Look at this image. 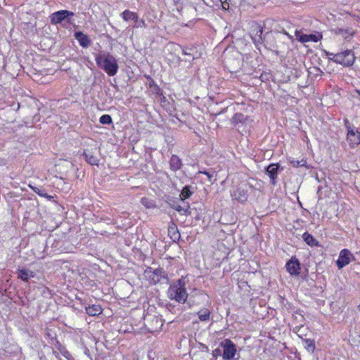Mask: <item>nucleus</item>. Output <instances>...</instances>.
Listing matches in <instances>:
<instances>
[{"mask_svg": "<svg viewBox=\"0 0 360 360\" xmlns=\"http://www.w3.org/2000/svg\"><path fill=\"white\" fill-rule=\"evenodd\" d=\"M283 33L287 36L286 39L279 34H276L275 36L271 31L263 34V28L258 26L252 39L255 43L264 44L266 49L274 51L276 55L281 56L291 50L290 44H292L294 41L292 37L286 31L283 30Z\"/></svg>", "mask_w": 360, "mask_h": 360, "instance_id": "1", "label": "nucleus"}, {"mask_svg": "<svg viewBox=\"0 0 360 360\" xmlns=\"http://www.w3.org/2000/svg\"><path fill=\"white\" fill-rule=\"evenodd\" d=\"M95 60L97 66L109 76H115L117 73L119 69L117 60L109 52L101 51L96 54Z\"/></svg>", "mask_w": 360, "mask_h": 360, "instance_id": "2", "label": "nucleus"}, {"mask_svg": "<svg viewBox=\"0 0 360 360\" xmlns=\"http://www.w3.org/2000/svg\"><path fill=\"white\" fill-rule=\"evenodd\" d=\"M186 278L182 276L170 284L167 290V296L170 300L181 304L186 302L188 294L186 288Z\"/></svg>", "mask_w": 360, "mask_h": 360, "instance_id": "3", "label": "nucleus"}, {"mask_svg": "<svg viewBox=\"0 0 360 360\" xmlns=\"http://www.w3.org/2000/svg\"><path fill=\"white\" fill-rule=\"evenodd\" d=\"M224 62L225 67L230 72H238L243 66V56L236 51H232L224 53Z\"/></svg>", "mask_w": 360, "mask_h": 360, "instance_id": "4", "label": "nucleus"}, {"mask_svg": "<svg viewBox=\"0 0 360 360\" xmlns=\"http://www.w3.org/2000/svg\"><path fill=\"white\" fill-rule=\"evenodd\" d=\"M145 274L148 277L150 282L154 284L160 282L168 283L169 281L167 272L161 267L153 269L148 266L145 270Z\"/></svg>", "mask_w": 360, "mask_h": 360, "instance_id": "5", "label": "nucleus"}, {"mask_svg": "<svg viewBox=\"0 0 360 360\" xmlns=\"http://www.w3.org/2000/svg\"><path fill=\"white\" fill-rule=\"evenodd\" d=\"M355 58L356 57L354 51L352 50L347 49L344 51L335 54L333 58H330L329 59L336 63L349 67L354 64Z\"/></svg>", "mask_w": 360, "mask_h": 360, "instance_id": "6", "label": "nucleus"}, {"mask_svg": "<svg viewBox=\"0 0 360 360\" xmlns=\"http://www.w3.org/2000/svg\"><path fill=\"white\" fill-rule=\"evenodd\" d=\"M75 13L68 10H60L53 13L50 16V21L52 25L62 24L66 21L68 24H72V18Z\"/></svg>", "mask_w": 360, "mask_h": 360, "instance_id": "7", "label": "nucleus"}, {"mask_svg": "<svg viewBox=\"0 0 360 360\" xmlns=\"http://www.w3.org/2000/svg\"><path fill=\"white\" fill-rule=\"evenodd\" d=\"M219 345L223 349L222 357L224 360L238 359V357L235 358L237 352L236 345L230 339H225Z\"/></svg>", "mask_w": 360, "mask_h": 360, "instance_id": "8", "label": "nucleus"}, {"mask_svg": "<svg viewBox=\"0 0 360 360\" xmlns=\"http://www.w3.org/2000/svg\"><path fill=\"white\" fill-rule=\"evenodd\" d=\"M99 150V148L94 146V147L84 149L82 155L89 165L98 166L100 162Z\"/></svg>", "mask_w": 360, "mask_h": 360, "instance_id": "9", "label": "nucleus"}, {"mask_svg": "<svg viewBox=\"0 0 360 360\" xmlns=\"http://www.w3.org/2000/svg\"><path fill=\"white\" fill-rule=\"evenodd\" d=\"M283 170L280 163H271L264 168V173L269 177L270 184L275 186L277 184L278 174Z\"/></svg>", "mask_w": 360, "mask_h": 360, "instance_id": "10", "label": "nucleus"}, {"mask_svg": "<svg viewBox=\"0 0 360 360\" xmlns=\"http://www.w3.org/2000/svg\"><path fill=\"white\" fill-rule=\"evenodd\" d=\"M120 15L124 21L133 20L135 22L134 27H146L145 20L140 19L138 14L135 12L126 9L120 13Z\"/></svg>", "mask_w": 360, "mask_h": 360, "instance_id": "11", "label": "nucleus"}, {"mask_svg": "<svg viewBox=\"0 0 360 360\" xmlns=\"http://www.w3.org/2000/svg\"><path fill=\"white\" fill-rule=\"evenodd\" d=\"M352 259H354V257L351 252L347 249H343L340 251L338 259L336 261V265L339 269H342L345 266L349 264Z\"/></svg>", "mask_w": 360, "mask_h": 360, "instance_id": "12", "label": "nucleus"}, {"mask_svg": "<svg viewBox=\"0 0 360 360\" xmlns=\"http://www.w3.org/2000/svg\"><path fill=\"white\" fill-rule=\"evenodd\" d=\"M285 268L291 276H298L301 271V264L296 257H292L286 262Z\"/></svg>", "mask_w": 360, "mask_h": 360, "instance_id": "13", "label": "nucleus"}, {"mask_svg": "<svg viewBox=\"0 0 360 360\" xmlns=\"http://www.w3.org/2000/svg\"><path fill=\"white\" fill-rule=\"evenodd\" d=\"M74 37L84 49H87L91 45L92 41L89 35L82 31H75Z\"/></svg>", "mask_w": 360, "mask_h": 360, "instance_id": "14", "label": "nucleus"}, {"mask_svg": "<svg viewBox=\"0 0 360 360\" xmlns=\"http://www.w3.org/2000/svg\"><path fill=\"white\" fill-rule=\"evenodd\" d=\"M347 141L352 148L360 144V131H358L357 128L352 129L347 131Z\"/></svg>", "mask_w": 360, "mask_h": 360, "instance_id": "15", "label": "nucleus"}, {"mask_svg": "<svg viewBox=\"0 0 360 360\" xmlns=\"http://www.w3.org/2000/svg\"><path fill=\"white\" fill-rule=\"evenodd\" d=\"M181 49L184 55L191 57L193 60L199 58L202 54L200 49L193 44L187 46H181Z\"/></svg>", "mask_w": 360, "mask_h": 360, "instance_id": "16", "label": "nucleus"}, {"mask_svg": "<svg viewBox=\"0 0 360 360\" xmlns=\"http://www.w3.org/2000/svg\"><path fill=\"white\" fill-rule=\"evenodd\" d=\"M250 120V117L248 115H245L243 113L237 112L234 114L231 118V123L235 126L238 127L239 130L240 124L244 125Z\"/></svg>", "mask_w": 360, "mask_h": 360, "instance_id": "17", "label": "nucleus"}, {"mask_svg": "<svg viewBox=\"0 0 360 360\" xmlns=\"http://www.w3.org/2000/svg\"><path fill=\"white\" fill-rule=\"evenodd\" d=\"M233 196L238 202H245L248 198V191L243 186H240L233 191Z\"/></svg>", "mask_w": 360, "mask_h": 360, "instance_id": "18", "label": "nucleus"}, {"mask_svg": "<svg viewBox=\"0 0 360 360\" xmlns=\"http://www.w3.org/2000/svg\"><path fill=\"white\" fill-rule=\"evenodd\" d=\"M18 276L22 281L27 282L30 278L35 276V273L33 271L28 270L25 268H22L18 270Z\"/></svg>", "mask_w": 360, "mask_h": 360, "instance_id": "19", "label": "nucleus"}, {"mask_svg": "<svg viewBox=\"0 0 360 360\" xmlns=\"http://www.w3.org/2000/svg\"><path fill=\"white\" fill-rule=\"evenodd\" d=\"M195 188L191 185H186L184 186L181 191V193L179 195L180 200L182 202H185L184 200L186 199L189 198L194 193Z\"/></svg>", "mask_w": 360, "mask_h": 360, "instance_id": "20", "label": "nucleus"}, {"mask_svg": "<svg viewBox=\"0 0 360 360\" xmlns=\"http://www.w3.org/2000/svg\"><path fill=\"white\" fill-rule=\"evenodd\" d=\"M181 160L176 155H172L169 160V167L172 171L176 172L182 167Z\"/></svg>", "mask_w": 360, "mask_h": 360, "instance_id": "21", "label": "nucleus"}, {"mask_svg": "<svg viewBox=\"0 0 360 360\" xmlns=\"http://www.w3.org/2000/svg\"><path fill=\"white\" fill-rule=\"evenodd\" d=\"M302 239L308 245L311 247H321L319 242L307 231L302 234Z\"/></svg>", "mask_w": 360, "mask_h": 360, "instance_id": "22", "label": "nucleus"}, {"mask_svg": "<svg viewBox=\"0 0 360 360\" xmlns=\"http://www.w3.org/2000/svg\"><path fill=\"white\" fill-rule=\"evenodd\" d=\"M335 33L342 35L345 40H349V38L354 34L355 32L352 28L344 29L338 27L335 30Z\"/></svg>", "mask_w": 360, "mask_h": 360, "instance_id": "23", "label": "nucleus"}, {"mask_svg": "<svg viewBox=\"0 0 360 360\" xmlns=\"http://www.w3.org/2000/svg\"><path fill=\"white\" fill-rule=\"evenodd\" d=\"M86 312L91 316H98L103 311V309L100 304H92L86 307Z\"/></svg>", "mask_w": 360, "mask_h": 360, "instance_id": "24", "label": "nucleus"}, {"mask_svg": "<svg viewBox=\"0 0 360 360\" xmlns=\"http://www.w3.org/2000/svg\"><path fill=\"white\" fill-rule=\"evenodd\" d=\"M168 235L174 242L179 240L180 233L175 224L172 223L171 226H169Z\"/></svg>", "mask_w": 360, "mask_h": 360, "instance_id": "25", "label": "nucleus"}, {"mask_svg": "<svg viewBox=\"0 0 360 360\" xmlns=\"http://www.w3.org/2000/svg\"><path fill=\"white\" fill-rule=\"evenodd\" d=\"M56 346L60 351V354L68 360H74L70 353L67 350L65 346H63L58 340L56 339Z\"/></svg>", "mask_w": 360, "mask_h": 360, "instance_id": "26", "label": "nucleus"}, {"mask_svg": "<svg viewBox=\"0 0 360 360\" xmlns=\"http://www.w3.org/2000/svg\"><path fill=\"white\" fill-rule=\"evenodd\" d=\"M149 80V87L152 89L153 92L156 95H162V91L160 88V86L155 83L153 78L150 76L148 77Z\"/></svg>", "mask_w": 360, "mask_h": 360, "instance_id": "27", "label": "nucleus"}, {"mask_svg": "<svg viewBox=\"0 0 360 360\" xmlns=\"http://www.w3.org/2000/svg\"><path fill=\"white\" fill-rule=\"evenodd\" d=\"M198 316L201 321H207L210 317V311L208 309L204 308L198 312Z\"/></svg>", "mask_w": 360, "mask_h": 360, "instance_id": "28", "label": "nucleus"}, {"mask_svg": "<svg viewBox=\"0 0 360 360\" xmlns=\"http://www.w3.org/2000/svg\"><path fill=\"white\" fill-rule=\"evenodd\" d=\"M141 203L147 209L155 208L156 206L155 202L153 200L146 197L141 199Z\"/></svg>", "mask_w": 360, "mask_h": 360, "instance_id": "29", "label": "nucleus"}, {"mask_svg": "<svg viewBox=\"0 0 360 360\" xmlns=\"http://www.w3.org/2000/svg\"><path fill=\"white\" fill-rule=\"evenodd\" d=\"M304 347L309 352H313L315 349V342L313 340L305 339L304 340Z\"/></svg>", "mask_w": 360, "mask_h": 360, "instance_id": "30", "label": "nucleus"}, {"mask_svg": "<svg viewBox=\"0 0 360 360\" xmlns=\"http://www.w3.org/2000/svg\"><path fill=\"white\" fill-rule=\"evenodd\" d=\"M295 35L296 37V39L302 42L305 43L307 42V34H304L302 30H295Z\"/></svg>", "mask_w": 360, "mask_h": 360, "instance_id": "31", "label": "nucleus"}, {"mask_svg": "<svg viewBox=\"0 0 360 360\" xmlns=\"http://www.w3.org/2000/svg\"><path fill=\"white\" fill-rule=\"evenodd\" d=\"M63 167L67 169L66 173H68L69 171L72 172H76L78 170V168L71 162L65 161L62 165Z\"/></svg>", "mask_w": 360, "mask_h": 360, "instance_id": "32", "label": "nucleus"}, {"mask_svg": "<svg viewBox=\"0 0 360 360\" xmlns=\"http://www.w3.org/2000/svg\"><path fill=\"white\" fill-rule=\"evenodd\" d=\"M99 122L102 124H112V119L110 115L105 114L101 116Z\"/></svg>", "mask_w": 360, "mask_h": 360, "instance_id": "33", "label": "nucleus"}, {"mask_svg": "<svg viewBox=\"0 0 360 360\" xmlns=\"http://www.w3.org/2000/svg\"><path fill=\"white\" fill-rule=\"evenodd\" d=\"M289 162H290V164L292 165V167H296V168H298L300 167H304V166L307 167V162H306V160H304L303 159L301 160L300 161L292 159V160H289Z\"/></svg>", "mask_w": 360, "mask_h": 360, "instance_id": "34", "label": "nucleus"}, {"mask_svg": "<svg viewBox=\"0 0 360 360\" xmlns=\"http://www.w3.org/2000/svg\"><path fill=\"white\" fill-rule=\"evenodd\" d=\"M168 204L169 205V207L175 210H176L179 212H182L181 205H179L178 202L174 199H170L168 202Z\"/></svg>", "mask_w": 360, "mask_h": 360, "instance_id": "35", "label": "nucleus"}, {"mask_svg": "<svg viewBox=\"0 0 360 360\" xmlns=\"http://www.w3.org/2000/svg\"><path fill=\"white\" fill-rule=\"evenodd\" d=\"M184 205L181 207L182 212H181L182 214L185 216H190L192 214L191 210L190 208V205L187 202H182Z\"/></svg>", "mask_w": 360, "mask_h": 360, "instance_id": "36", "label": "nucleus"}, {"mask_svg": "<svg viewBox=\"0 0 360 360\" xmlns=\"http://www.w3.org/2000/svg\"><path fill=\"white\" fill-rule=\"evenodd\" d=\"M29 186L32 189V191L34 193H36L37 194H38L39 195H40L41 197L46 196V190L43 187H41V186H39V187L32 186L31 185H29Z\"/></svg>", "mask_w": 360, "mask_h": 360, "instance_id": "37", "label": "nucleus"}, {"mask_svg": "<svg viewBox=\"0 0 360 360\" xmlns=\"http://www.w3.org/2000/svg\"><path fill=\"white\" fill-rule=\"evenodd\" d=\"M321 38H322V34L321 33L309 34H307V42L308 41L317 42Z\"/></svg>", "mask_w": 360, "mask_h": 360, "instance_id": "38", "label": "nucleus"}, {"mask_svg": "<svg viewBox=\"0 0 360 360\" xmlns=\"http://www.w3.org/2000/svg\"><path fill=\"white\" fill-rule=\"evenodd\" d=\"M199 173L200 174H205L207 176V179H208V181L213 184L214 180H212V178H213V176H214V174L215 173L214 171H212V172H210V171H207V170H203V171H199Z\"/></svg>", "mask_w": 360, "mask_h": 360, "instance_id": "39", "label": "nucleus"}, {"mask_svg": "<svg viewBox=\"0 0 360 360\" xmlns=\"http://www.w3.org/2000/svg\"><path fill=\"white\" fill-rule=\"evenodd\" d=\"M34 243L38 244L37 251L41 252V251L44 250L45 247H46V243L43 240H35L34 241ZM32 243H33V242H32Z\"/></svg>", "mask_w": 360, "mask_h": 360, "instance_id": "40", "label": "nucleus"}, {"mask_svg": "<svg viewBox=\"0 0 360 360\" xmlns=\"http://www.w3.org/2000/svg\"><path fill=\"white\" fill-rule=\"evenodd\" d=\"M37 205H38V202L36 201V202H30V210L29 212H26L27 213L29 214V215L30 214V213L32 212H37Z\"/></svg>", "mask_w": 360, "mask_h": 360, "instance_id": "41", "label": "nucleus"}, {"mask_svg": "<svg viewBox=\"0 0 360 360\" xmlns=\"http://www.w3.org/2000/svg\"><path fill=\"white\" fill-rule=\"evenodd\" d=\"M344 125L345 128L347 129V131H349V130H351L352 129L356 128L353 124L350 123V122L347 118L344 119Z\"/></svg>", "mask_w": 360, "mask_h": 360, "instance_id": "42", "label": "nucleus"}, {"mask_svg": "<svg viewBox=\"0 0 360 360\" xmlns=\"http://www.w3.org/2000/svg\"><path fill=\"white\" fill-rule=\"evenodd\" d=\"M212 354L214 358H217L219 356H222L221 349L220 348H217L212 351Z\"/></svg>", "mask_w": 360, "mask_h": 360, "instance_id": "43", "label": "nucleus"}, {"mask_svg": "<svg viewBox=\"0 0 360 360\" xmlns=\"http://www.w3.org/2000/svg\"><path fill=\"white\" fill-rule=\"evenodd\" d=\"M230 0H219V1L221 3V6L224 9H227L229 7V1Z\"/></svg>", "mask_w": 360, "mask_h": 360, "instance_id": "44", "label": "nucleus"}, {"mask_svg": "<svg viewBox=\"0 0 360 360\" xmlns=\"http://www.w3.org/2000/svg\"><path fill=\"white\" fill-rule=\"evenodd\" d=\"M269 73H262L260 76V78L262 81L264 80H268L269 79Z\"/></svg>", "mask_w": 360, "mask_h": 360, "instance_id": "45", "label": "nucleus"}, {"mask_svg": "<svg viewBox=\"0 0 360 360\" xmlns=\"http://www.w3.org/2000/svg\"><path fill=\"white\" fill-rule=\"evenodd\" d=\"M42 293L44 295H51L49 289L48 288H46V287H43L42 288Z\"/></svg>", "mask_w": 360, "mask_h": 360, "instance_id": "46", "label": "nucleus"}, {"mask_svg": "<svg viewBox=\"0 0 360 360\" xmlns=\"http://www.w3.org/2000/svg\"><path fill=\"white\" fill-rule=\"evenodd\" d=\"M44 197L47 198L49 200H52L54 198L53 196L49 195L47 193H46V196H44Z\"/></svg>", "mask_w": 360, "mask_h": 360, "instance_id": "47", "label": "nucleus"}, {"mask_svg": "<svg viewBox=\"0 0 360 360\" xmlns=\"http://www.w3.org/2000/svg\"><path fill=\"white\" fill-rule=\"evenodd\" d=\"M315 70H316V72H321V74H323V71H322L320 68H315Z\"/></svg>", "mask_w": 360, "mask_h": 360, "instance_id": "48", "label": "nucleus"}, {"mask_svg": "<svg viewBox=\"0 0 360 360\" xmlns=\"http://www.w3.org/2000/svg\"><path fill=\"white\" fill-rule=\"evenodd\" d=\"M161 96H162V97L161 98V101H162V102H165V101H166V98H165V96H163V94H162V95H161Z\"/></svg>", "mask_w": 360, "mask_h": 360, "instance_id": "49", "label": "nucleus"}, {"mask_svg": "<svg viewBox=\"0 0 360 360\" xmlns=\"http://www.w3.org/2000/svg\"><path fill=\"white\" fill-rule=\"evenodd\" d=\"M326 56H334V55H335V54H333L332 53L326 52Z\"/></svg>", "mask_w": 360, "mask_h": 360, "instance_id": "50", "label": "nucleus"}, {"mask_svg": "<svg viewBox=\"0 0 360 360\" xmlns=\"http://www.w3.org/2000/svg\"><path fill=\"white\" fill-rule=\"evenodd\" d=\"M321 188H322L321 186H319L318 188L317 193H319V192H321Z\"/></svg>", "mask_w": 360, "mask_h": 360, "instance_id": "51", "label": "nucleus"}, {"mask_svg": "<svg viewBox=\"0 0 360 360\" xmlns=\"http://www.w3.org/2000/svg\"><path fill=\"white\" fill-rule=\"evenodd\" d=\"M53 354L56 355V356L57 357V356H58V352H55V351H53Z\"/></svg>", "mask_w": 360, "mask_h": 360, "instance_id": "52", "label": "nucleus"}, {"mask_svg": "<svg viewBox=\"0 0 360 360\" xmlns=\"http://www.w3.org/2000/svg\"><path fill=\"white\" fill-rule=\"evenodd\" d=\"M203 348H205L207 349V351H208V347H207L206 345H203Z\"/></svg>", "mask_w": 360, "mask_h": 360, "instance_id": "53", "label": "nucleus"}, {"mask_svg": "<svg viewBox=\"0 0 360 360\" xmlns=\"http://www.w3.org/2000/svg\"><path fill=\"white\" fill-rule=\"evenodd\" d=\"M356 91L360 96V90H356Z\"/></svg>", "mask_w": 360, "mask_h": 360, "instance_id": "54", "label": "nucleus"}, {"mask_svg": "<svg viewBox=\"0 0 360 360\" xmlns=\"http://www.w3.org/2000/svg\"><path fill=\"white\" fill-rule=\"evenodd\" d=\"M357 308H358V310H359V313H360V304L358 306V307H357Z\"/></svg>", "mask_w": 360, "mask_h": 360, "instance_id": "55", "label": "nucleus"}]
</instances>
